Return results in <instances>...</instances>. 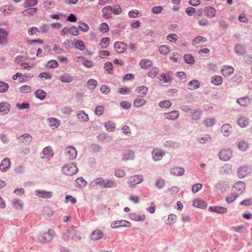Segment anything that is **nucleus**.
Masks as SVG:
<instances>
[{
  "label": "nucleus",
  "instance_id": "obj_1",
  "mask_svg": "<svg viewBox=\"0 0 252 252\" xmlns=\"http://www.w3.org/2000/svg\"><path fill=\"white\" fill-rule=\"evenodd\" d=\"M63 173L67 176H71L78 172L76 165L73 162L64 165L62 168Z\"/></svg>",
  "mask_w": 252,
  "mask_h": 252
},
{
  "label": "nucleus",
  "instance_id": "obj_2",
  "mask_svg": "<svg viewBox=\"0 0 252 252\" xmlns=\"http://www.w3.org/2000/svg\"><path fill=\"white\" fill-rule=\"evenodd\" d=\"M55 235V233L54 230L49 229L47 232L40 235L38 237V240L42 243H48L52 241Z\"/></svg>",
  "mask_w": 252,
  "mask_h": 252
},
{
  "label": "nucleus",
  "instance_id": "obj_3",
  "mask_svg": "<svg viewBox=\"0 0 252 252\" xmlns=\"http://www.w3.org/2000/svg\"><path fill=\"white\" fill-rule=\"evenodd\" d=\"M76 234V230L74 226L70 227L64 234L63 238L65 241H69L72 240L75 236Z\"/></svg>",
  "mask_w": 252,
  "mask_h": 252
},
{
  "label": "nucleus",
  "instance_id": "obj_4",
  "mask_svg": "<svg viewBox=\"0 0 252 252\" xmlns=\"http://www.w3.org/2000/svg\"><path fill=\"white\" fill-rule=\"evenodd\" d=\"M35 195L39 197L44 199H49L52 197L53 192L45 190L36 189L35 190Z\"/></svg>",
  "mask_w": 252,
  "mask_h": 252
},
{
  "label": "nucleus",
  "instance_id": "obj_5",
  "mask_svg": "<svg viewBox=\"0 0 252 252\" xmlns=\"http://www.w3.org/2000/svg\"><path fill=\"white\" fill-rule=\"evenodd\" d=\"M65 152L67 158L69 160H73L76 157L77 151L73 146L67 147Z\"/></svg>",
  "mask_w": 252,
  "mask_h": 252
},
{
  "label": "nucleus",
  "instance_id": "obj_6",
  "mask_svg": "<svg viewBox=\"0 0 252 252\" xmlns=\"http://www.w3.org/2000/svg\"><path fill=\"white\" fill-rule=\"evenodd\" d=\"M232 156L231 151L229 149H225L220 152L219 156L220 159L222 160H227L230 159Z\"/></svg>",
  "mask_w": 252,
  "mask_h": 252
},
{
  "label": "nucleus",
  "instance_id": "obj_7",
  "mask_svg": "<svg viewBox=\"0 0 252 252\" xmlns=\"http://www.w3.org/2000/svg\"><path fill=\"white\" fill-rule=\"evenodd\" d=\"M18 141L20 143L26 144H30L32 140V136L28 133H24L18 138Z\"/></svg>",
  "mask_w": 252,
  "mask_h": 252
},
{
  "label": "nucleus",
  "instance_id": "obj_8",
  "mask_svg": "<svg viewBox=\"0 0 252 252\" xmlns=\"http://www.w3.org/2000/svg\"><path fill=\"white\" fill-rule=\"evenodd\" d=\"M152 158L154 160L158 161L160 160L164 156L165 153L162 150L156 149L152 152Z\"/></svg>",
  "mask_w": 252,
  "mask_h": 252
},
{
  "label": "nucleus",
  "instance_id": "obj_9",
  "mask_svg": "<svg viewBox=\"0 0 252 252\" xmlns=\"http://www.w3.org/2000/svg\"><path fill=\"white\" fill-rule=\"evenodd\" d=\"M114 48L117 50V52L124 53L127 48V44L123 42L117 41L115 42Z\"/></svg>",
  "mask_w": 252,
  "mask_h": 252
},
{
  "label": "nucleus",
  "instance_id": "obj_10",
  "mask_svg": "<svg viewBox=\"0 0 252 252\" xmlns=\"http://www.w3.org/2000/svg\"><path fill=\"white\" fill-rule=\"evenodd\" d=\"M10 105L6 102H1L0 103V114L1 115H5L10 111Z\"/></svg>",
  "mask_w": 252,
  "mask_h": 252
},
{
  "label": "nucleus",
  "instance_id": "obj_11",
  "mask_svg": "<svg viewBox=\"0 0 252 252\" xmlns=\"http://www.w3.org/2000/svg\"><path fill=\"white\" fill-rule=\"evenodd\" d=\"M164 117L170 120H175L179 118V112L177 110H173L164 114Z\"/></svg>",
  "mask_w": 252,
  "mask_h": 252
},
{
  "label": "nucleus",
  "instance_id": "obj_12",
  "mask_svg": "<svg viewBox=\"0 0 252 252\" xmlns=\"http://www.w3.org/2000/svg\"><path fill=\"white\" fill-rule=\"evenodd\" d=\"M8 32L3 28H0V45L6 44L7 42Z\"/></svg>",
  "mask_w": 252,
  "mask_h": 252
},
{
  "label": "nucleus",
  "instance_id": "obj_13",
  "mask_svg": "<svg viewBox=\"0 0 252 252\" xmlns=\"http://www.w3.org/2000/svg\"><path fill=\"white\" fill-rule=\"evenodd\" d=\"M103 236V233L99 229L94 230L91 235V238L94 241H96L101 239Z\"/></svg>",
  "mask_w": 252,
  "mask_h": 252
},
{
  "label": "nucleus",
  "instance_id": "obj_14",
  "mask_svg": "<svg viewBox=\"0 0 252 252\" xmlns=\"http://www.w3.org/2000/svg\"><path fill=\"white\" fill-rule=\"evenodd\" d=\"M249 173V168L247 166H242L238 169V176L239 178H243Z\"/></svg>",
  "mask_w": 252,
  "mask_h": 252
},
{
  "label": "nucleus",
  "instance_id": "obj_15",
  "mask_svg": "<svg viewBox=\"0 0 252 252\" xmlns=\"http://www.w3.org/2000/svg\"><path fill=\"white\" fill-rule=\"evenodd\" d=\"M134 158V153L131 150L126 151L123 154L122 160L126 161L128 160H133Z\"/></svg>",
  "mask_w": 252,
  "mask_h": 252
},
{
  "label": "nucleus",
  "instance_id": "obj_16",
  "mask_svg": "<svg viewBox=\"0 0 252 252\" xmlns=\"http://www.w3.org/2000/svg\"><path fill=\"white\" fill-rule=\"evenodd\" d=\"M143 180V177L142 175H135L131 177L129 179L130 186H134L140 183Z\"/></svg>",
  "mask_w": 252,
  "mask_h": 252
},
{
  "label": "nucleus",
  "instance_id": "obj_17",
  "mask_svg": "<svg viewBox=\"0 0 252 252\" xmlns=\"http://www.w3.org/2000/svg\"><path fill=\"white\" fill-rule=\"evenodd\" d=\"M10 165V159L7 158H5L3 159L1 162L0 164V169L3 172H5L9 169Z\"/></svg>",
  "mask_w": 252,
  "mask_h": 252
},
{
  "label": "nucleus",
  "instance_id": "obj_18",
  "mask_svg": "<svg viewBox=\"0 0 252 252\" xmlns=\"http://www.w3.org/2000/svg\"><path fill=\"white\" fill-rule=\"evenodd\" d=\"M117 186V182L111 179H105L104 184L102 186L103 188H115Z\"/></svg>",
  "mask_w": 252,
  "mask_h": 252
},
{
  "label": "nucleus",
  "instance_id": "obj_19",
  "mask_svg": "<svg viewBox=\"0 0 252 252\" xmlns=\"http://www.w3.org/2000/svg\"><path fill=\"white\" fill-rule=\"evenodd\" d=\"M103 16L106 19H109L111 17V14L112 13V6L108 5L102 9Z\"/></svg>",
  "mask_w": 252,
  "mask_h": 252
},
{
  "label": "nucleus",
  "instance_id": "obj_20",
  "mask_svg": "<svg viewBox=\"0 0 252 252\" xmlns=\"http://www.w3.org/2000/svg\"><path fill=\"white\" fill-rule=\"evenodd\" d=\"M216 188L221 192H224L226 190V189L228 188V183L225 181H220L216 184Z\"/></svg>",
  "mask_w": 252,
  "mask_h": 252
},
{
  "label": "nucleus",
  "instance_id": "obj_21",
  "mask_svg": "<svg viewBox=\"0 0 252 252\" xmlns=\"http://www.w3.org/2000/svg\"><path fill=\"white\" fill-rule=\"evenodd\" d=\"M209 210L211 212H214L219 214H223L227 212V208L220 206H210Z\"/></svg>",
  "mask_w": 252,
  "mask_h": 252
},
{
  "label": "nucleus",
  "instance_id": "obj_22",
  "mask_svg": "<svg viewBox=\"0 0 252 252\" xmlns=\"http://www.w3.org/2000/svg\"><path fill=\"white\" fill-rule=\"evenodd\" d=\"M185 173V169L180 167H175L171 169L170 173L175 176H182Z\"/></svg>",
  "mask_w": 252,
  "mask_h": 252
},
{
  "label": "nucleus",
  "instance_id": "obj_23",
  "mask_svg": "<svg viewBox=\"0 0 252 252\" xmlns=\"http://www.w3.org/2000/svg\"><path fill=\"white\" fill-rule=\"evenodd\" d=\"M193 205L195 207L204 209L206 208L207 203L201 199H195L193 200Z\"/></svg>",
  "mask_w": 252,
  "mask_h": 252
},
{
  "label": "nucleus",
  "instance_id": "obj_24",
  "mask_svg": "<svg viewBox=\"0 0 252 252\" xmlns=\"http://www.w3.org/2000/svg\"><path fill=\"white\" fill-rule=\"evenodd\" d=\"M202 111L200 109H193L192 111L190 112V116L192 119L194 121H197L201 118Z\"/></svg>",
  "mask_w": 252,
  "mask_h": 252
},
{
  "label": "nucleus",
  "instance_id": "obj_25",
  "mask_svg": "<svg viewBox=\"0 0 252 252\" xmlns=\"http://www.w3.org/2000/svg\"><path fill=\"white\" fill-rule=\"evenodd\" d=\"M221 131L224 136H228L232 131V127L230 125L225 124L221 126Z\"/></svg>",
  "mask_w": 252,
  "mask_h": 252
},
{
  "label": "nucleus",
  "instance_id": "obj_26",
  "mask_svg": "<svg viewBox=\"0 0 252 252\" xmlns=\"http://www.w3.org/2000/svg\"><path fill=\"white\" fill-rule=\"evenodd\" d=\"M152 62L149 60L142 59L139 63V65L144 69H146L152 65Z\"/></svg>",
  "mask_w": 252,
  "mask_h": 252
},
{
  "label": "nucleus",
  "instance_id": "obj_27",
  "mask_svg": "<svg viewBox=\"0 0 252 252\" xmlns=\"http://www.w3.org/2000/svg\"><path fill=\"white\" fill-rule=\"evenodd\" d=\"M245 183L242 181L236 182L233 185V188L242 193L245 189Z\"/></svg>",
  "mask_w": 252,
  "mask_h": 252
},
{
  "label": "nucleus",
  "instance_id": "obj_28",
  "mask_svg": "<svg viewBox=\"0 0 252 252\" xmlns=\"http://www.w3.org/2000/svg\"><path fill=\"white\" fill-rule=\"evenodd\" d=\"M129 218L131 220H135V221H144L146 217L144 215H142L141 216L136 214V213H130L129 215Z\"/></svg>",
  "mask_w": 252,
  "mask_h": 252
},
{
  "label": "nucleus",
  "instance_id": "obj_29",
  "mask_svg": "<svg viewBox=\"0 0 252 252\" xmlns=\"http://www.w3.org/2000/svg\"><path fill=\"white\" fill-rule=\"evenodd\" d=\"M204 10L207 16L211 18L214 17L216 15V11L212 6L205 7Z\"/></svg>",
  "mask_w": 252,
  "mask_h": 252
},
{
  "label": "nucleus",
  "instance_id": "obj_30",
  "mask_svg": "<svg viewBox=\"0 0 252 252\" xmlns=\"http://www.w3.org/2000/svg\"><path fill=\"white\" fill-rule=\"evenodd\" d=\"M42 153L47 158H50L53 156V152L50 146H47L43 149Z\"/></svg>",
  "mask_w": 252,
  "mask_h": 252
},
{
  "label": "nucleus",
  "instance_id": "obj_31",
  "mask_svg": "<svg viewBox=\"0 0 252 252\" xmlns=\"http://www.w3.org/2000/svg\"><path fill=\"white\" fill-rule=\"evenodd\" d=\"M87 183V182L82 177L78 178L75 181V185L79 188L85 187Z\"/></svg>",
  "mask_w": 252,
  "mask_h": 252
},
{
  "label": "nucleus",
  "instance_id": "obj_32",
  "mask_svg": "<svg viewBox=\"0 0 252 252\" xmlns=\"http://www.w3.org/2000/svg\"><path fill=\"white\" fill-rule=\"evenodd\" d=\"M238 125L241 127H245L249 125V122L248 118L241 117L237 121Z\"/></svg>",
  "mask_w": 252,
  "mask_h": 252
},
{
  "label": "nucleus",
  "instance_id": "obj_33",
  "mask_svg": "<svg viewBox=\"0 0 252 252\" xmlns=\"http://www.w3.org/2000/svg\"><path fill=\"white\" fill-rule=\"evenodd\" d=\"M200 86L199 82L198 80H193L188 83V88L189 89L193 90L198 89Z\"/></svg>",
  "mask_w": 252,
  "mask_h": 252
},
{
  "label": "nucleus",
  "instance_id": "obj_34",
  "mask_svg": "<svg viewBox=\"0 0 252 252\" xmlns=\"http://www.w3.org/2000/svg\"><path fill=\"white\" fill-rule=\"evenodd\" d=\"M38 11V8L36 7H33L28 8L22 12V13L24 16L33 15Z\"/></svg>",
  "mask_w": 252,
  "mask_h": 252
},
{
  "label": "nucleus",
  "instance_id": "obj_35",
  "mask_svg": "<svg viewBox=\"0 0 252 252\" xmlns=\"http://www.w3.org/2000/svg\"><path fill=\"white\" fill-rule=\"evenodd\" d=\"M235 52L238 55H243L245 53V49L243 45L236 44L235 45Z\"/></svg>",
  "mask_w": 252,
  "mask_h": 252
},
{
  "label": "nucleus",
  "instance_id": "obj_36",
  "mask_svg": "<svg viewBox=\"0 0 252 252\" xmlns=\"http://www.w3.org/2000/svg\"><path fill=\"white\" fill-rule=\"evenodd\" d=\"M224 68L221 70L223 75L225 76H229L233 73L234 69L232 66H224Z\"/></svg>",
  "mask_w": 252,
  "mask_h": 252
},
{
  "label": "nucleus",
  "instance_id": "obj_37",
  "mask_svg": "<svg viewBox=\"0 0 252 252\" xmlns=\"http://www.w3.org/2000/svg\"><path fill=\"white\" fill-rule=\"evenodd\" d=\"M73 80V77L68 74H65L60 77V80L63 83H70Z\"/></svg>",
  "mask_w": 252,
  "mask_h": 252
},
{
  "label": "nucleus",
  "instance_id": "obj_38",
  "mask_svg": "<svg viewBox=\"0 0 252 252\" xmlns=\"http://www.w3.org/2000/svg\"><path fill=\"white\" fill-rule=\"evenodd\" d=\"M74 45L76 49L80 51H83L86 48V46L84 42L81 40L76 41L74 42Z\"/></svg>",
  "mask_w": 252,
  "mask_h": 252
},
{
  "label": "nucleus",
  "instance_id": "obj_39",
  "mask_svg": "<svg viewBox=\"0 0 252 252\" xmlns=\"http://www.w3.org/2000/svg\"><path fill=\"white\" fill-rule=\"evenodd\" d=\"M211 137L208 134H205L202 136L198 138L197 141L200 143L205 144L206 142H209L211 141Z\"/></svg>",
  "mask_w": 252,
  "mask_h": 252
},
{
  "label": "nucleus",
  "instance_id": "obj_40",
  "mask_svg": "<svg viewBox=\"0 0 252 252\" xmlns=\"http://www.w3.org/2000/svg\"><path fill=\"white\" fill-rule=\"evenodd\" d=\"M77 116L79 119L83 120L86 122L89 120L88 115L85 114L83 110L78 111L77 112Z\"/></svg>",
  "mask_w": 252,
  "mask_h": 252
},
{
  "label": "nucleus",
  "instance_id": "obj_41",
  "mask_svg": "<svg viewBox=\"0 0 252 252\" xmlns=\"http://www.w3.org/2000/svg\"><path fill=\"white\" fill-rule=\"evenodd\" d=\"M34 94L35 96L40 100L44 99L46 96V93L44 91L40 89L35 91Z\"/></svg>",
  "mask_w": 252,
  "mask_h": 252
},
{
  "label": "nucleus",
  "instance_id": "obj_42",
  "mask_svg": "<svg viewBox=\"0 0 252 252\" xmlns=\"http://www.w3.org/2000/svg\"><path fill=\"white\" fill-rule=\"evenodd\" d=\"M50 29V26L49 25L42 24L39 26L38 28V32L41 33H45L47 32Z\"/></svg>",
  "mask_w": 252,
  "mask_h": 252
},
{
  "label": "nucleus",
  "instance_id": "obj_43",
  "mask_svg": "<svg viewBox=\"0 0 252 252\" xmlns=\"http://www.w3.org/2000/svg\"><path fill=\"white\" fill-rule=\"evenodd\" d=\"M105 127L107 131L111 132L115 129V124L112 121H108L105 123Z\"/></svg>",
  "mask_w": 252,
  "mask_h": 252
},
{
  "label": "nucleus",
  "instance_id": "obj_44",
  "mask_svg": "<svg viewBox=\"0 0 252 252\" xmlns=\"http://www.w3.org/2000/svg\"><path fill=\"white\" fill-rule=\"evenodd\" d=\"M170 46L165 45H161L159 47V53L163 55L167 54L170 52Z\"/></svg>",
  "mask_w": 252,
  "mask_h": 252
},
{
  "label": "nucleus",
  "instance_id": "obj_45",
  "mask_svg": "<svg viewBox=\"0 0 252 252\" xmlns=\"http://www.w3.org/2000/svg\"><path fill=\"white\" fill-rule=\"evenodd\" d=\"M185 62L188 64H192L194 63V58L190 54H186L184 57Z\"/></svg>",
  "mask_w": 252,
  "mask_h": 252
},
{
  "label": "nucleus",
  "instance_id": "obj_46",
  "mask_svg": "<svg viewBox=\"0 0 252 252\" xmlns=\"http://www.w3.org/2000/svg\"><path fill=\"white\" fill-rule=\"evenodd\" d=\"M239 196L238 193L233 192L228 195L226 198V201L228 203H230L234 201Z\"/></svg>",
  "mask_w": 252,
  "mask_h": 252
},
{
  "label": "nucleus",
  "instance_id": "obj_47",
  "mask_svg": "<svg viewBox=\"0 0 252 252\" xmlns=\"http://www.w3.org/2000/svg\"><path fill=\"white\" fill-rule=\"evenodd\" d=\"M238 147L240 150L245 151L248 147V144L245 140H241L238 142Z\"/></svg>",
  "mask_w": 252,
  "mask_h": 252
},
{
  "label": "nucleus",
  "instance_id": "obj_48",
  "mask_svg": "<svg viewBox=\"0 0 252 252\" xmlns=\"http://www.w3.org/2000/svg\"><path fill=\"white\" fill-rule=\"evenodd\" d=\"M211 82L215 85H219L222 83V79L220 76L215 75L212 77Z\"/></svg>",
  "mask_w": 252,
  "mask_h": 252
},
{
  "label": "nucleus",
  "instance_id": "obj_49",
  "mask_svg": "<svg viewBox=\"0 0 252 252\" xmlns=\"http://www.w3.org/2000/svg\"><path fill=\"white\" fill-rule=\"evenodd\" d=\"M146 103V100L142 98L136 99L133 103V105L136 108L140 107L143 106Z\"/></svg>",
  "mask_w": 252,
  "mask_h": 252
},
{
  "label": "nucleus",
  "instance_id": "obj_50",
  "mask_svg": "<svg viewBox=\"0 0 252 252\" xmlns=\"http://www.w3.org/2000/svg\"><path fill=\"white\" fill-rule=\"evenodd\" d=\"M206 41V38L203 36H199L196 37L192 40V44L193 45H196L200 42H205Z\"/></svg>",
  "mask_w": 252,
  "mask_h": 252
},
{
  "label": "nucleus",
  "instance_id": "obj_51",
  "mask_svg": "<svg viewBox=\"0 0 252 252\" xmlns=\"http://www.w3.org/2000/svg\"><path fill=\"white\" fill-rule=\"evenodd\" d=\"M37 0H26L24 3V7L28 8L29 7L36 5L37 4Z\"/></svg>",
  "mask_w": 252,
  "mask_h": 252
},
{
  "label": "nucleus",
  "instance_id": "obj_52",
  "mask_svg": "<svg viewBox=\"0 0 252 252\" xmlns=\"http://www.w3.org/2000/svg\"><path fill=\"white\" fill-rule=\"evenodd\" d=\"M159 71V70L155 66V67H152L149 71V72H148V76L151 78H154L155 77L158 73Z\"/></svg>",
  "mask_w": 252,
  "mask_h": 252
},
{
  "label": "nucleus",
  "instance_id": "obj_53",
  "mask_svg": "<svg viewBox=\"0 0 252 252\" xmlns=\"http://www.w3.org/2000/svg\"><path fill=\"white\" fill-rule=\"evenodd\" d=\"M97 84V81L93 79H89L87 82L88 88L91 90L94 89L96 86Z\"/></svg>",
  "mask_w": 252,
  "mask_h": 252
},
{
  "label": "nucleus",
  "instance_id": "obj_54",
  "mask_svg": "<svg viewBox=\"0 0 252 252\" xmlns=\"http://www.w3.org/2000/svg\"><path fill=\"white\" fill-rule=\"evenodd\" d=\"M172 104V102L171 101L169 100H165L163 101H161L159 102V106L161 108H169Z\"/></svg>",
  "mask_w": 252,
  "mask_h": 252
},
{
  "label": "nucleus",
  "instance_id": "obj_55",
  "mask_svg": "<svg viewBox=\"0 0 252 252\" xmlns=\"http://www.w3.org/2000/svg\"><path fill=\"white\" fill-rule=\"evenodd\" d=\"M78 28L83 32H87L89 29V26L85 23L79 21Z\"/></svg>",
  "mask_w": 252,
  "mask_h": 252
},
{
  "label": "nucleus",
  "instance_id": "obj_56",
  "mask_svg": "<svg viewBox=\"0 0 252 252\" xmlns=\"http://www.w3.org/2000/svg\"><path fill=\"white\" fill-rule=\"evenodd\" d=\"M110 38L109 37H104L102 38L100 42V45L102 48H106L109 45Z\"/></svg>",
  "mask_w": 252,
  "mask_h": 252
},
{
  "label": "nucleus",
  "instance_id": "obj_57",
  "mask_svg": "<svg viewBox=\"0 0 252 252\" xmlns=\"http://www.w3.org/2000/svg\"><path fill=\"white\" fill-rule=\"evenodd\" d=\"M13 206L17 210H21L23 206L20 201L17 199H14L12 201Z\"/></svg>",
  "mask_w": 252,
  "mask_h": 252
},
{
  "label": "nucleus",
  "instance_id": "obj_58",
  "mask_svg": "<svg viewBox=\"0 0 252 252\" xmlns=\"http://www.w3.org/2000/svg\"><path fill=\"white\" fill-rule=\"evenodd\" d=\"M204 124L207 127H210L215 124V119L214 118H207L204 122Z\"/></svg>",
  "mask_w": 252,
  "mask_h": 252
},
{
  "label": "nucleus",
  "instance_id": "obj_59",
  "mask_svg": "<svg viewBox=\"0 0 252 252\" xmlns=\"http://www.w3.org/2000/svg\"><path fill=\"white\" fill-rule=\"evenodd\" d=\"M104 68L109 74H112L113 73V65L110 62H107L104 64Z\"/></svg>",
  "mask_w": 252,
  "mask_h": 252
},
{
  "label": "nucleus",
  "instance_id": "obj_60",
  "mask_svg": "<svg viewBox=\"0 0 252 252\" xmlns=\"http://www.w3.org/2000/svg\"><path fill=\"white\" fill-rule=\"evenodd\" d=\"M9 88V85L4 82H0V93H4Z\"/></svg>",
  "mask_w": 252,
  "mask_h": 252
},
{
  "label": "nucleus",
  "instance_id": "obj_61",
  "mask_svg": "<svg viewBox=\"0 0 252 252\" xmlns=\"http://www.w3.org/2000/svg\"><path fill=\"white\" fill-rule=\"evenodd\" d=\"M58 63L55 60H51L48 62L47 66L50 68H54L58 66Z\"/></svg>",
  "mask_w": 252,
  "mask_h": 252
},
{
  "label": "nucleus",
  "instance_id": "obj_62",
  "mask_svg": "<svg viewBox=\"0 0 252 252\" xmlns=\"http://www.w3.org/2000/svg\"><path fill=\"white\" fill-rule=\"evenodd\" d=\"M44 6L46 9L52 8L55 6V2L53 1H45L43 2Z\"/></svg>",
  "mask_w": 252,
  "mask_h": 252
},
{
  "label": "nucleus",
  "instance_id": "obj_63",
  "mask_svg": "<svg viewBox=\"0 0 252 252\" xmlns=\"http://www.w3.org/2000/svg\"><path fill=\"white\" fill-rule=\"evenodd\" d=\"M159 80L160 81H163L165 83H168L171 80V78L169 76H167L165 74H162L160 75V77H158Z\"/></svg>",
  "mask_w": 252,
  "mask_h": 252
},
{
  "label": "nucleus",
  "instance_id": "obj_64",
  "mask_svg": "<svg viewBox=\"0 0 252 252\" xmlns=\"http://www.w3.org/2000/svg\"><path fill=\"white\" fill-rule=\"evenodd\" d=\"M48 122L51 127H57L59 126L58 123L55 118H50L48 119Z\"/></svg>",
  "mask_w": 252,
  "mask_h": 252
}]
</instances>
